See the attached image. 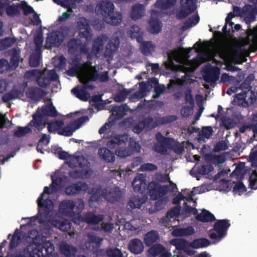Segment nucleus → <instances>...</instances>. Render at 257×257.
<instances>
[{"label":"nucleus","mask_w":257,"mask_h":257,"mask_svg":"<svg viewBox=\"0 0 257 257\" xmlns=\"http://www.w3.org/2000/svg\"><path fill=\"white\" fill-rule=\"evenodd\" d=\"M89 120V117L86 115H83L75 120V121L65 127H61L57 132L58 134L61 136L69 137L72 135L74 132L78 129L85 121Z\"/></svg>","instance_id":"9d476101"},{"label":"nucleus","mask_w":257,"mask_h":257,"mask_svg":"<svg viewBox=\"0 0 257 257\" xmlns=\"http://www.w3.org/2000/svg\"><path fill=\"white\" fill-rule=\"evenodd\" d=\"M127 141V135H116L108 140L106 146L110 149H115L118 157L125 158L130 155L129 150L126 148Z\"/></svg>","instance_id":"20e7f679"},{"label":"nucleus","mask_w":257,"mask_h":257,"mask_svg":"<svg viewBox=\"0 0 257 257\" xmlns=\"http://www.w3.org/2000/svg\"><path fill=\"white\" fill-rule=\"evenodd\" d=\"M64 125L62 120H56L55 122L49 123L48 125V130L49 133H54L57 130H60Z\"/></svg>","instance_id":"603ef678"},{"label":"nucleus","mask_w":257,"mask_h":257,"mask_svg":"<svg viewBox=\"0 0 257 257\" xmlns=\"http://www.w3.org/2000/svg\"><path fill=\"white\" fill-rule=\"evenodd\" d=\"M130 91L126 89H123L118 92L114 95L113 99L115 102H121L125 100Z\"/></svg>","instance_id":"09e8293b"},{"label":"nucleus","mask_w":257,"mask_h":257,"mask_svg":"<svg viewBox=\"0 0 257 257\" xmlns=\"http://www.w3.org/2000/svg\"><path fill=\"white\" fill-rule=\"evenodd\" d=\"M6 12L7 15L11 17L19 14L18 7L14 4L9 6L6 9Z\"/></svg>","instance_id":"680f3d73"},{"label":"nucleus","mask_w":257,"mask_h":257,"mask_svg":"<svg viewBox=\"0 0 257 257\" xmlns=\"http://www.w3.org/2000/svg\"><path fill=\"white\" fill-rule=\"evenodd\" d=\"M41 57L40 54H33L31 56L29 64L31 67H38L39 66L40 63Z\"/></svg>","instance_id":"4d7b16f0"},{"label":"nucleus","mask_w":257,"mask_h":257,"mask_svg":"<svg viewBox=\"0 0 257 257\" xmlns=\"http://www.w3.org/2000/svg\"><path fill=\"white\" fill-rule=\"evenodd\" d=\"M103 38L101 37H98L93 42L92 52L95 54H98L103 48Z\"/></svg>","instance_id":"c03bdc74"},{"label":"nucleus","mask_w":257,"mask_h":257,"mask_svg":"<svg viewBox=\"0 0 257 257\" xmlns=\"http://www.w3.org/2000/svg\"><path fill=\"white\" fill-rule=\"evenodd\" d=\"M213 170L214 168L211 165H202L197 168L196 172L200 175H207Z\"/></svg>","instance_id":"3c124183"},{"label":"nucleus","mask_w":257,"mask_h":257,"mask_svg":"<svg viewBox=\"0 0 257 257\" xmlns=\"http://www.w3.org/2000/svg\"><path fill=\"white\" fill-rule=\"evenodd\" d=\"M145 9L143 5L138 4L135 5L131 12V18L134 20L141 19L145 15Z\"/></svg>","instance_id":"cd10ccee"},{"label":"nucleus","mask_w":257,"mask_h":257,"mask_svg":"<svg viewBox=\"0 0 257 257\" xmlns=\"http://www.w3.org/2000/svg\"><path fill=\"white\" fill-rule=\"evenodd\" d=\"M244 15H257V9L253 8L251 5H246L243 7Z\"/></svg>","instance_id":"0e129e2a"},{"label":"nucleus","mask_w":257,"mask_h":257,"mask_svg":"<svg viewBox=\"0 0 257 257\" xmlns=\"http://www.w3.org/2000/svg\"><path fill=\"white\" fill-rule=\"evenodd\" d=\"M86 242L94 247L100 246L103 239L94 233H88Z\"/></svg>","instance_id":"ea45409f"},{"label":"nucleus","mask_w":257,"mask_h":257,"mask_svg":"<svg viewBox=\"0 0 257 257\" xmlns=\"http://www.w3.org/2000/svg\"><path fill=\"white\" fill-rule=\"evenodd\" d=\"M100 193L103 198L111 203L119 201L121 197V192L118 187L103 188Z\"/></svg>","instance_id":"f8f14e48"},{"label":"nucleus","mask_w":257,"mask_h":257,"mask_svg":"<svg viewBox=\"0 0 257 257\" xmlns=\"http://www.w3.org/2000/svg\"><path fill=\"white\" fill-rule=\"evenodd\" d=\"M172 54L174 55L173 52L168 54V62L165 63V68L171 71L185 72L186 68L182 65L175 64L173 61V58L171 56Z\"/></svg>","instance_id":"393cba45"},{"label":"nucleus","mask_w":257,"mask_h":257,"mask_svg":"<svg viewBox=\"0 0 257 257\" xmlns=\"http://www.w3.org/2000/svg\"><path fill=\"white\" fill-rule=\"evenodd\" d=\"M246 191L245 186L242 182H237L233 188V192L234 193H238L239 194L243 193Z\"/></svg>","instance_id":"e2e57ef3"},{"label":"nucleus","mask_w":257,"mask_h":257,"mask_svg":"<svg viewBox=\"0 0 257 257\" xmlns=\"http://www.w3.org/2000/svg\"><path fill=\"white\" fill-rule=\"evenodd\" d=\"M24 89L22 88H13L10 91L7 92L2 96V100L5 103H8L10 101L20 98L24 96Z\"/></svg>","instance_id":"5701e85b"},{"label":"nucleus","mask_w":257,"mask_h":257,"mask_svg":"<svg viewBox=\"0 0 257 257\" xmlns=\"http://www.w3.org/2000/svg\"><path fill=\"white\" fill-rule=\"evenodd\" d=\"M88 173L87 171L83 170H75L71 171L69 175L71 177L74 179L83 178L84 176Z\"/></svg>","instance_id":"052dcab7"},{"label":"nucleus","mask_w":257,"mask_h":257,"mask_svg":"<svg viewBox=\"0 0 257 257\" xmlns=\"http://www.w3.org/2000/svg\"><path fill=\"white\" fill-rule=\"evenodd\" d=\"M181 210V206L177 205V206L174 207L170 209L167 213V217L170 218H173L175 217H177L180 214Z\"/></svg>","instance_id":"5fc2aeb1"},{"label":"nucleus","mask_w":257,"mask_h":257,"mask_svg":"<svg viewBox=\"0 0 257 257\" xmlns=\"http://www.w3.org/2000/svg\"><path fill=\"white\" fill-rule=\"evenodd\" d=\"M37 203L40 217L43 219H46L53 209V203L52 201L50 199L39 201L38 198Z\"/></svg>","instance_id":"dca6fc26"},{"label":"nucleus","mask_w":257,"mask_h":257,"mask_svg":"<svg viewBox=\"0 0 257 257\" xmlns=\"http://www.w3.org/2000/svg\"><path fill=\"white\" fill-rule=\"evenodd\" d=\"M213 130L211 126H204L201 131L199 133V139L204 140L205 139H209L212 135Z\"/></svg>","instance_id":"49530a36"},{"label":"nucleus","mask_w":257,"mask_h":257,"mask_svg":"<svg viewBox=\"0 0 257 257\" xmlns=\"http://www.w3.org/2000/svg\"><path fill=\"white\" fill-rule=\"evenodd\" d=\"M21 232L19 231L18 229H16L10 241L9 249L12 250L15 248L21 242Z\"/></svg>","instance_id":"c9c22d12"},{"label":"nucleus","mask_w":257,"mask_h":257,"mask_svg":"<svg viewBox=\"0 0 257 257\" xmlns=\"http://www.w3.org/2000/svg\"><path fill=\"white\" fill-rule=\"evenodd\" d=\"M88 188L87 184L81 181L72 183L65 188V192L69 195H75L79 194L82 191H86Z\"/></svg>","instance_id":"f3484780"},{"label":"nucleus","mask_w":257,"mask_h":257,"mask_svg":"<svg viewBox=\"0 0 257 257\" xmlns=\"http://www.w3.org/2000/svg\"><path fill=\"white\" fill-rule=\"evenodd\" d=\"M180 4L181 10L176 15L179 19L187 17L196 9L195 0H181Z\"/></svg>","instance_id":"ddd939ff"},{"label":"nucleus","mask_w":257,"mask_h":257,"mask_svg":"<svg viewBox=\"0 0 257 257\" xmlns=\"http://www.w3.org/2000/svg\"><path fill=\"white\" fill-rule=\"evenodd\" d=\"M178 117L175 115H168L164 116L155 117L154 119L152 116L145 117L142 121V125L145 128L153 129L156 126L172 122L177 119Z\"/></svg>","instance_id":"423d86ee"},{"label":"nucleus","mask_w":257,"mask_h":257,"mask_svg":"<svg viewBox=\"0 0 257 257\" xmlns=\"http://www.w3.org/2000/svg\"><path fill=\"white\" fill-rule=\"evenodd\" d=\"M15 43V40L11 38H6L0 41V50H4L11 47Z\"/></svg>","instance_id":"864d4df0"},{"label":"nucleus","mask_w":257,"mask_h":257,"mask_svg":"<svg viewBox=\"0 0 257 257\" xmlns=\"http://www.w3.org/2000/svg\"><path fill=\"white\" fill-rule=\"evenodd\" d=\"M171 141V138L165 137L161 136V138L158 140L159 143L154 146V150L162 154L166 155L168 154L167 149H169Z\"/></svg>","instance_id":"6ab92c4d"},{"label":"nucleus","mask_w":257,"mask_h":257,"mask_svg":"<svg viewBox=\"0 0 257 257\" xmlns=\"http://www.w3.org/2000/svg\"><path fill=\"white\" fill-rule=\"evenodd\" d=\"M77 27L80 31L79 37L85 38L86 41L90 40L92 37V31L89 20L84 17L79 18L77 22Z\"/></svg>","instance_id":"9b49d317"},{"label":"nucleus","mask_w":257,"mask_h":257,"mask_svg":"<svg viewBox=\"0 0 257 257\" xmlns=\"http://www.w3.org/2000/svg\"><path fill=\"white\" fill-rule=\"evenodd\" d=\"M20 62V52L16 49H14L12 52L9 67L8 69L11 67L12 69H16L19 66Z\"/></svg>","instance_id":"4c0bfd02"},{"label":"nucleus","mask_w":257,"mask_h":257,"mask_svg":"<svg viewBox=\"0 0 257 257\" xmlns=\"http://www.w3.org/2000/svg\"><path fill=\"white\" fill-rule=\"evenodd\" d=\"M127 34L132 39H136L138 42H141L143 39V33L140 27L137 25H132L128 30Z\"/></svg>","instance_id":"c85d7f7f"},{"label":"nucleus","mask_w":257,"mask_h":257,"mask_svg":"<svg viewBox=\"0 0 257 257\" xmlns=\"http://www.w3.org/2000/svg\"><path fill=\"white\" fill-rule=\"evenodd\" d=\"M159 12L156 10H152L151 16L148 24V30L153 34H158L162 30L161 21L157 18Z\"/></svg>","instance_id":"4468645a"},{"label":"nucleus","mask_w":257,"mask_h":257,"mask_svg":"<svg viewBox=\"0 0 257 257\" xmlns=\"http://www.w3.org/2000/svg\"><path fill=\"white\" fill-rule=\"evenodd\" d=\"M98 154L106 162L113 163L115 161V155L113 152L108 148L102 147L98 150Z\"/></svg>","instance_id":"bb28decb"},{"label":"nucleus","mask_w":257,"mask_h":257,"mask_svg":"<svg viewBox=\"0 0 257 257\" xmlns=\"http://www.w3.org/2000/svg\"><path fill=\"white\" fill-rule=\"evenodd\" d=\"M154 48L151 41L143 42L141 45V52L145 56L150 55L153 51Z\"/></svg>","instance_id":"37998d69"},{"label":"nucleus","mask_w":257,"mask_h":257,"mask_svg":"<svg viewBox=\"0 0 257 257\" xmlns=\"http://www.w3.org/2000/svg\"><path fill=\"white\" fill-rule=\"evenodd\" d=\"M230 226V223L227 219L218 220L214 223L213 230L215 232H211L209 234V237L211 239H214L213 243H215L219 241L227 234V231Z\"/></svg>","instance_id":"0eeeda50"},{"label":"nucleus","mask_w":257,"mask_h":257,"mask_svg":"<svg viewBox=\"0 0 257 257\" xmlns=\"http://www.w3.org/2000/svg\"><path fill=\"white\" fill-rule=\"evenodd\" d=\"M54 246L50 241H45L38 246L37 248L30 252L29 257H59L56 253H53ZM77 248L67 243H63L60 246V251L65 257H75Z\"/></svg>","instance_id":"f257e3e1"},{"label":"nucleus","mask_w":257,"mask_h":257,"mask_svg":"<svg viewBox=\"0 0 257 257\" xmlns=\"http://www.w3.org/2000/svg\"><path fill=\"white\" fill-rule=\"evenodd\" d=\"M148 199L147 195L144 194L143 192H139L137 195H134L130 198L128 204L132 209L140 208Z\"/></svg>","instance_id":"a211bd4d"},{"label":"nucleus","mask_w":257,"mask_h":257,"mask_svg":"<svg viewBox=\"0 0 257 257\" xmlns=\"http://www.w3.org/2000/svg\"><path fill=\"white\" fill-rule=\"evenodd\" d=\"M166 186H162L160 183L155 181L150 182L147 186L148 191L150 199L157 200L166 195Z\"/></svg>","instance_id":"1a4fd4ad"},{"label":"nucleus","mask_w":257,"mask_h":257,"mask_svg":"<svg viewBox=\"0 0 257 257\" xmlns=\"http://www.w3.org/2000/svg\"><path fill=\"white\" fill-rule=\"evenodd\" d=\"M82 45V42L79 39L73 38L67 43V47L71 52H76Z\"/></svg>","instance_id":"a19ab883"},{"label":"nucleus","mask_w":257,"mask_h":257,"mask_svg":"<svg viewBox=\"0 0 257 257\" xmlns=\"http://www.w3.org/2000/svg\"><path fill=\"white\" fill-rule=\"evenodd\" d=\"M132 186L136 192H143L146 190L147 186L146 176L143 174H139L134 178Z\"/></svg>","instance_id":"aec40b11"},{"label":"nucleus","mask_w":257,"mask_h":257,"mask_svg":"<svg viewBox=\"0 0 257 257\" xmlns=\"http://www.w3.org/2000/svg\"><path fill=\"white\" fill-rule=\"evenodd\" d=\"M104 219L102 215H95L92 212H87L82 216L80 213L73 218V221L77 224L85 222L88 224H98Z\"/></svg>","instance_id":"6e6552de"},{"label":"nucleus","mask_w":257,"mask_h":257,"mask_svg":"<svg viewBox=\"0 0 257 257\" xmlns=\"http://www.w3.org/2000/svg\"><path fill=\"white\" fill-rule=\"evenodd\" d=\"M26 96L33 100H39L46 94L45 90L36 86L29 87L26 91Z\"/></svg>","instance_id":"412c9836"},{"label":"nucleus","mask_w":257,"mask_h":257,"mask_svg":"<svg viewBox=\"0 0 257 257\" xmlns=\"http://www.w3.org/2000/svg\"><path fill=\"white\" fill-rule=\"evenodd\" d=\"M222 125L226 130H230L235 126V123L233 119L230 118H225L222 120Z\"/></svg>","instance_id":"774afa93"},{"label":"nucleus","mask_w":257,"mask_h":257,"mask_svg":"<svg viewBox=\"0 0 257 257\" xmlns=\"http://www.w3.org/2000/svg\"><path fill=\"white\" fill-rule=\"evenodd\" d=\"M114 10V6L113 4L108 1H102L97 6V10L98 13L100 14L102 18L109 14Z\"/></svg>","instance_id":"b1692460"},{"label":"nucleus","mask_w":257,"mask_h":257,"mask_svg":"<svg viewBox=\"0 0 257 257\" xmlns=\"http://www.w3.org/2000/svg\"><path fill=\"white\" fill-rule=\"evenodd\" d=\"M71 92L80 100L86 101L90 98L89 93L85 89H79L77 87H74L71 90Z\"/></svg>","instance_id":"f704fd0d"},{"label":"nucleus","mask_w":257,"mask_h":257,"mask_svg":"<svg viewBox=\"0 0 257 257\" xmlns=\"http://www.w3.org/2000/svg\"><path fill=\"white\" fill-rule=\"evenodd\" d=\"M84 208V203L81 198H78L75 201L64 200L59 205V211L63 215L75 218L81 213Z\"/></svg>","instance_id":"f03ea898"},{"label":"nucleus","mask_w":257,"mask_h":257,"mask_svg":"<svg viewBox=\"0 0 257 257\" xmlns=\"http://www.w3.org/2000/svg\"><path fill=\"white\" fill-rule=\"evenodd\" d=\"M30 126L31 125H29L28 123V125L25 127H18L17 130H16L14 133V136L20 138L31 132L32 129L30 127Z\"/></svg>","instance_id":"de8ad7c7"},{"label":"nucleus","mask_w":257,"mask_h":257,"mask_svg":"<svg viewBox=\"0 0 257 257\" xmlns=\"http://www.w3.org/2000/svg\"><path fill=\"white\" fill-rule=\"evenodd\" d=\"M211 242L206 238L195 239L190 243V246L193 248H199L209 246Z\"/></svg>","instance_id":"72a5a7b5"},{"label":"nucleus","mask_w":257,"mask_h":257,"mask_svg":"<svg viewBox=\"0 0 257 257\" xmlns=\"http://www.w3.org/2000/svg\"><path fill=\"white\" fill-rule=\"evenodd\" d=\"M62 182L61 178H57L56 179H54L52 178V182L50 185L51 188V192L55 193L59 190L60 188V183Z\"/></svg>","instance_id":"bf43d9fd"},{"label":"nucleus","mask_w":257,"mask_h":257,"mask_svg":"<svg viewBox=\"0 0 257 257\" xmlns=\"http://www.w3.org/2000/svg\"><path fill=\"white\" fill-rule=\"evenodd\" d=\"M197 220L202 222H212L215 220L214 215L209 211L203 209L202 212L196 216Z\"/></svg>","instance_id":"7c9ffc66"},{"label":"nucleus","mask_w":257,"mask_h":257,"mask_svg":"<svg viewBox=\"0 0 257 257\" xmlns=\"http://www.w3.org/2000/svg\"><path fill=\"white\" fill-rule=\"evenodd\" d=\"M157 166L152 163H145L141 165L140 169L142 171H154L157 170Z\"/></svg>","instance_id":"338daca9"},{"label":"nucleus","mask_w":257,"mask_h":257,"mask_svg":"<svg viewBox=\"0 0 257 257\" xmlns=\"http://www.w3.org/2000/svg\"><path fill=\"white\" fill-rule=\"evenodd\" d=\"M170 243L175 246L176 249L183 251L189 243L184 239L174 238L171 240Z\"/></svg>","instance_id":"e433bc0d"},{"label":"nucleus","mask_w":257,"mask_h":257,"mask_svg":"<svg viewBox=\"0 0 257 257\" xmlns=\"http://www.w3.org/2000/svg\"><path fill=\"white\" fill-rule=\"evenodd\" d=\"M26 74L30 77H37L36 83L41 88H46L51 81H56L59 76L54 69L49 70L47 72H42L39 70H33L27 71Z\"/></svg>","instance_id":"39448f33"},{"label":"nucleus","mask_w":257,"mask_h":257,"mask_svg":"<svg viewBox=\"0 0 257 257\" xmlns=\"http://www.w3.org/2000/svg\"><path fill=\"white\" fill-rule=\"evenodd\" d=\"M63 42V36L59 31H53L49 33L46 39V48L51 49L57 47Z\"/></svg>","instance_id":"2eb2a0df"},{"label":"nucleus","mask_w":257,"mask_h":257,"mask_svg":"<svg viewBox=\"0 0 257 257\" xmlns=\"http://www.w3.org/2000/svg\"><path fill=\"white\" fill-rule=\"evenodd\" d=\"M122 15L114 10L102 18L103 21L112 26H118L122 21Z\"/></svg>","instance_id":"4be33fe9"},{"label":"nucleus","mask_w":257,"mask_h":257,"mask_svg":"<svg viewBox=\"0 0 257 257\" xmlns=\"http://www.w3.org/2000/svg\"><path fill=\"white\" fill-rule=\"evenodd\" d=\"M199 20L200 18L198 15H193L185 21L184 23V27L189 28L194 26L199 22Z\"/></svg>","instance_id":"8fccbe9b"},{"label":"nucleus","mask_w":257,"mask_h":257,"mask_svg":"<svg viewBox=\"0 0 257 257\" xmlns=\"http://www.w3.org/2000/svg\"><path fill=\"white\" fill-rule=\"evenodd\" d=\"M248 129L252 131L253 136L257 135V119H253L250 122L241 126L239 131L241 133H244Z\"/></svg>","instance_id":"58836bf2"},{"label":"nucleus","mask_w":257,"mask_h":257,"mask_svg":"<svg viewBox=\"0 0 257 257\" xmlns=\"http://www.w3.org/2000/svg\"><path fill=\"white\" fill-rule=\"evenodd\" d=\"M130 250L135 254L141 253L144 250V245L142 241L138 238L132 239L128 244Z\"/></svg>","instance_id":"a878e982"},{"label":"nucleus","mask_w":257,"mask_h":257,"mask_svg":"<svg viewBox=\"0 0 257 257\" xmlns=\"http://www.w3.org/2000/svg\"><path fill=\"white\" fill-rule=\"evenodd\" d=\"M171 140L169 149L173 150L177 154H182L184 150L183 146L173 138H171Z\"/></svg>","instance_id":"a18cd8bd"},{"label":"nucleus","mask_w":257,"mask_h":257,"mask_svg":"<svg viewBox=\"0 0 257 257\" xmlns=\"http://www.w3.org/2000/svg\"><path fill=\"white\" fill-rule=\"evenodd\" d=\"M176 2L177 0H157L155 6L161 10H167L175 6Z\"/></svg>","instance_id":"2f4dec72"},{"label":"nucleus","mask_w":257,"mask_h":257,"mask_svg":"<svg viewBox=\"0 0 257 257\" xmlns=\"http://www.w3.org/2000/svg\"><path fill=\"white\" fill-rule=\"evenodd\" d=\"M159 238V234L157 231L151 230L144 235V243L147 246H150L157 241Z\"/></svg>","instance_id":"c756f323"},{"label":"nucleus","mask_w":257,"mask_h":257,"mask_svg":"<svg viewBox=\"0 0 257 257\" xmlns=\"http://www.w3.org/2000/svg\"><path fill=\"white\" fill-rule=\"evenodd\" d=\"M219 76V70L216 68L215 70L206 72L203 76V79L207 83H214L218 79Z\"/></svg>","instance_id":"473e14b6"},{"label":"nucleus","mask_w":257,"mask_h":257,"mask_svg":"<svg viewBox=\"0 0 257 257\" xmlns=\"http://www.w3.org/2000/svg\"><path fill=\"white\" fill-rule=\"evenodd\" d=\"M249 185L252 189H257V173L253 171L249 177Z\"/></svg>","instance_id":"6e6d98bb"},{"label":"nucleus","mask_w":257,"mask_h":257,"mask_svg":"<svg viewBox=\"0 0 257 257\" xmlns=\"http://www.w3.org/2000/svg\"><path fill=\"white\" fill-rule=\"evenodd\" d=\"M106 254L108 257H123L121 251L117 248L107 249L106 250Z\"/></svg>","instance_id":"13d9d810"},{"label":"nucleus","mask_w":257,"mask_h":257,"mask_svg":"<svg viewBox=\"0 0 257 257\" xmlns=\"http://www.w3.org/2000/svg\"><path fill=\"white\" fill-rule=\"evenodd\" d=\"M227 143L224 141H220L216 143L214 147V150L216 152L225 151L227 149Z\"/></svg>","instance_id":"69168bd1"},{"label":"nucleus","mask_w":257,"mask_h":257,"mask_svg":"<svg viewBox=\"0 0 257 257\" xmlns=\"http://www.w3.org/2000/svg\"><path fill=\"white\" fill-rule=\"evenodd\" d=\"M165 247L160 243L155 244L149 249L148 252L153 256H156L164 252Z\"/></svg>","instance_id":"79ce46f5"},{"label":"nucleus","mask_w":257,"mask_h":257,"mask_svg":"<svg viewBox=\"0 0 257 257\" xmlns=\"http://www.w3.org/2000/svg\"><path fill=\"white\" fill-rule=\"evenodd\" d=\"M43 115L56 117L57 116V111L52 104L43 105L41 111L38 109L32 115L33 119L29 122V125L34 126L35 130L41 132L45 127V124L43 122Z\"/></svg>","instance_id":"7ed1b4c3"}]
</instances>
